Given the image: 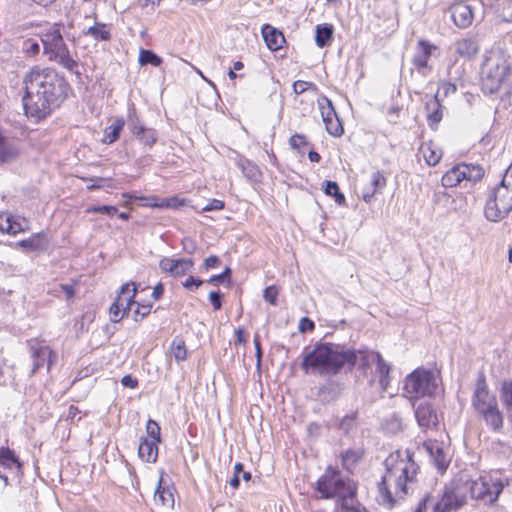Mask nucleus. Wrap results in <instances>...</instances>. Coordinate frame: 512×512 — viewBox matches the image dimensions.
I'll use <instances>...</instances> for the list:
<instances>
[{"label":"nucleus","mask_w":512,"mask_h":512,"mask_svg":"<svg viewBox=\"0 0 512 512\" xmlns=\"http://www.w3.org/2000/svg\"><path fill=\"white\" fill-rule=\"evenodd\" d=\"M23 108L27 116L43 119L67 96L68 83L54 68L34 66L22 79Z\"/></svg>","instance_id":"obj_1"},{"label":"nucleus","mask_w":512,"mask_h":512,"mask_svg":"<svg viewBox=\"0 0 512 512\" xmlns=\"http://www.w3.org/2000/svg\"><path fill=\"white\" fill-rule=\"evenodd\" d=\"M507 483L492 475L481 476L477 480L452 482L447 485L441 498L434 504L433 512H455L467 503V494L471 498L486 504L494 503Z\"/></svg>","instance_id":"obj_2"},{"label":"nucleus","mask_w":512,"mask_h":512,"mask_svg":"<svg viewBox=\"0 0 512 512\" xmlns=\"http://www.w3.org/2000/svg\"><path fill=\"white\" fill-rule=\"evenodd\" d=\"M385 466L386 472L378 484V489L383 502L391 508L395 504L394 496L402 499L408 494V485L413 483L418 465L408 451L404 455L397 451L389 455Z\"/></svg>","instance_id":"obj_3"},{"label":"nucleus","mask_w":512,"mask_h":512,"mask_svg":"<svg viewBox=\"0 0 512 512\" xmlns=\"http://www.w3.org/2000/svg\"><path fill=\"white\" fill-rule=\"evenodd\" d=\"M349 356L338 345L319 342L304 354L300 367L306 374L333 376L346 366Z\"/></svg>","instance_id":"obj_4"},{"label":"nucleus","mask_w":512,"mask_h":512,"mask_svg":"<svg viewBox=\"0 0 512 512\" xmlns=\"http://www.w3.org/2000/svg\"><path fill=\"white\" fill-rule=\"evenodd\" d=\"M317 491L321 499H337L343 509H350L349 500L356 496L355 483L341 473L328 467L317 481Z\"/></svg>","instance_id":"obj_5"},{"label":"nucleus","mask_w":512,"mask_h":512,"mask_svg":"<svg viewBox=\"0 0 512 512\" xmlns=\"http://www.w3.org/2000/svg\"><path fill=\"white\" fill-rule=\"evenodd\" d=\"M510 63L501 52L486 57L481 72V89L486 94L498 92L510 79Z\"/></svg>","instance_id":"obj_6"},{"label":"nucleus","mask_w":512,"mask_h":512,"mask_svg":"<svg viewBox=\"0 0 512 512\" xmlns=\"http://www.w3.org/2000/svg\"><path fill=\"white\" fill-rule=\"evenodd\" d=\"M60 27V24H54L42 33L40 40L43 44L44 54L50 61H55L69 72L80 75L77 70L78 62L71 56L63 40Z\"/></svg>","instance_id":"obj_7"},{"label":"nucleus","mask_w":512,"mask_h":512,"mask_svg":"<svg viewBox=\"0 0 512 512\" xmlns=\"http://www.w3.org/2000/svg\"><path fill=\"white\" fill-rule=\"evenodd\" d=\"M512 211V183L507 176L489 194L484 207L485 218L490 222H500Z\"/></svg>","instance_id":"obj_8"},{"label":"nucleus","mask_w":512,"mask_h":512,"mask_svg":"<svg viewBox=\"0 0 512 512\" xmlns=\"http://www.w3.org/2000/svg\"><path fill=\"white\" fill-rule=\"evenodd\" d=\"M438 389L437 376L433 371L417 368L404 381V393L410 399L433 396Z\"/></svg>","instance_id":"obj_9"},{"label":"nucleus","mask_w":512,"mask_h":512,"mask_svg":"<svg viewBox=\"0 0 512 512\" xmlns=\"http://www.w3.org/2000/svg\"><path fill=\"white\" fill-rule=\"evenodd\" d=\"M137 293L134 282L122 286L121 291L115 301L112 303L109 314L112 322H119L130 310L131 305L135 304L134 298Z\"/></svg>","instance_id":"obj_10"},{"label":"nucleus","mask_w":512,"mask_h":512,"mask_svg":"<svg viewBox=\"0 0 512 512\" xmlns=\"http://www.w3.org/2000/svg\"><path fill=\"white\" fill-rule=\"evenodd\" d=\"M30 356L33 361V368L31 375L35 374L40 368L46 365V369L49 372L51 366L56 361V354L50 349L48 345H45L42 341L32 339L28 341Z\"/></svg>","instance_id":"obj_11"},{"label":"nucleus","mask_w":512,"mask_h":512,"mask_svg":"<svg viewBox=\"0 0 512 512\" xmlns=\"http://www.w3.org/2000/svg\"><path fill=\"white\" fill-rule=\"evenodd\" d=\"M11 474L12 481L20 482L23 472L22 464L15 452L8 447H0V469Z\"/></svg>","instance_id":"obj_12"},{"label":"nucleus","mask_w":512,"mask_h":512,"mask_svg":"<svg viewBox=\"0 0 512 512\" xmlns=\"http://www.w3.org/2000/svg\"><path fill=\"white\" fill-rule=\"evenodd\" d=\"M129 125L132 134L144 145L152 147L157 141V133L152 128H147L140 124L134 109L129 112Z\"/></svg>","instance_id":"obj_13"},{"label":"nucleus","mask_w":512,"mask_h":512,"mask_svg":"<svg viewBox=\"0 0 512 512\" xmlns=\"http://www.w3.org/2000/svg\"><path fill=\"white\" fill-rule=\"evenodd\" d=\"M160 269L174 277H180L190 272L194 267L191 258L172 259L165 257L159 262Z\"/></svg>","instance_id":"obj_14"},{"label":"nucleus","mask_w":512,"mask_h":512,"mask_svg":"<svg viewBox=\"0 0 512 512\" xmlns=\"http://www.w3.org/2000/svg\"><path fill=\"white\" fill-rule=\"evenodd\" d=\"M451 19L459 29H466L472 25L474 14L472 7L464 2H455L449 7Z\"/></svg>","instance_id":"obj_15"},{"label":"nucleus","mask_w":512,"mask_h":512,"mask_svg":"<svg viewBox=\"0 0 512 512\" xmlns=\"http://www.w3.org/2000/svg\"><path fill=\"white\" fill-rule=\"evenodd\" d=\"M476 411L493 431L501 430L503 427V414L499 410L497 399L492 400L489 404H485Z\"/></svg>","instance_id":"obj_16"},{"label":"nucleus","mask_w":512,"mask_h":512,"mask_svg":"<svg viewBox=\"0 0 512 512\" xmlns=\"http://www.w3.org/2000/svg\"><path fill=\"white\" fill-rule=\"evenodd\" d=\"M344 354H350L346 365L349 367L358 365L362 369L369 367L371 363H376V359L380 358L379 352L370 350H344Z\"/></svg>","instance_id":"obj_17"},{"label":"nucleus","mask_w":512,"mask_h":512,"mask_svg":"<svg viewBox=\"0 0 512 512\" xmlns=\"http://www.w3.org/2000/svg\"><path fill=\"white\" fill-rule=\"evenodd\" d=\"M415 417L419 426L423 429H432L438 423L436 412L428 402L420 403L416 407Z\"/></svg>","instance_id":"obj_18"},{"label":"nucleus","mask_w":512,"mask_h":512,"mask_svg":"<svg viewBox=\"0 0 512 512\" xmlns=\"http://www.w3.org/2000/svg\"><path fill=\"white\" fill-rule=\"evenodd\" d=\"M28 228L26 219L8 213H0V231L15 235Z\"/></svg>","instance_id":"obj_19"},{"label":"nucleus","mask_w":512,"mask_h":512,"mask_svg":"<svg viewBox=\"0 0 512 512\" xmlns=\"http://www.w3.org/2000/svg\"><path fill=\"white\" fill-rule=\"evenodd\" d=\"M443 105L440 103L439 91L425 104L426 116L429 126L436 129L443 118Z\"/></svg>","instance_id":"obj_20"},{"label":"nucleus","mask_w":512,"mask_h":512,"mask_svg":"<svg viewBox=\"0 0 512 512\" xmlns=\"http://www.w3.org/2000/svg\"><path fill=\"white\" fill-rule=\"evenodd\" d=\"M496 396L488 390L484 377L477 380L476 388L474 391L472 404L475 410L481 408L485 404H489L492 400H495Z\"/></svg>","instance_id":"obj_21"},{"label":"nucleus","mask_w":512,"mask_h":512,"mask_svg":"<svg viewBox=\"0 0 512 512\" xmlns=\"http://www.w3.org/2000/svg\"><path fill=\"white\" fill-rule=\"evenodd\" d=\"M455 53L465 59L474 58L479 52V44L474 38H462L454 43Z\"/></svg>","instance_id":"obj_22"},{"label":"nucleus","mask_w":512,"mask_h":512,"mask_svg":"<svg viewBox=\"0 0 512 512\" xmlns=\"http://www.w3.org/2000/svg\"><path fill=\"white\" fill-rule=\"evenodd\" d=\"M262 35L267 47L272 51H276L282 48L283 44L285 43V38L282 32L269 24H265L263 26Z\"/></svg>","instance_id":"obj_23"},{"label":"nucleus","mask_w":512,"mask_h":512,"mask_svg":"<svg viewBox=\"0 0 512 512\" xmlns=\"http://www.w3.org/2000/svg\"><path fill=\"white\" fill-rule=\"evenodd\" d=\"M158 443L148 438H142L138 447V456L147 463H154L158 457Z\"/></svg>","instance_id":"obj_24"},{"label":"nucleus","mask_w":512,"mask_h":512,"mask_svg":"<svg viewBox=\"0 0 512 512\" xmlns=\"http://www.w3.org/2000/svg\"><path fill=\"white\" fill-rule=\"evenodd\" d=\"M419 51L413 57V64L417 69H424L428 67V61L431 57L432 51L436 46L428 43L427 41L420 40L418 42Z\"/></svg>","instance_id":"obj_25"},{"label":"nucleus","mask_w":512,"mask_h":512,"mask_svg":"<svg viewBox=\"0 0 512 512\" xmlns=\"http://www.w3.org/2000/svg\"><path fill=\"white\" fill-rule=\"evenodd\" d=\"M163 476L161 475L158 481V485L154 492V502L156 505L165 508H173L174 506V495L168 487L162 486Z\"/></svg>","instance_id":"obj_26"},{"label":"nucleus","mask_w":512,"mask_h":512,"mask_svg":"<svg viewBox=\"0 0 512 512\" xmlns=\"http://www.w3.org/2000/svg\"><path fill=\"white\" fill-rule=\"evenodd\" d=\"M427 449L433 464L441 473H443L448 467L449 459L447 458L442 446L438 442H433L427 446Z\"/></svg>","instance_id":"obj_27"},{"label":"nucleus","mask_w":512,"mask_h":512,"mask_svg":"<svg viewBox=\"0 0 512 512\" xmlns=\"http://www.w3.org/2000/svg\"><path fill=\"white\" fill-rule=\"evenodd\" d=\"M385 186L386 178L384 174L378 170L373 172L370 179V187L363 192V200L369 203L375 193L381 191Z\"/></svg>","instance_id":"obj_28"},{"label":"nucleus","mask_w":512,"mask_h":512,"mask_svg":"<svg viewBox=\"0 0 512 512\" xmlns=\"http://www.w3.org/2000/svg\"><path fill=\"white\" fill-rule=\"evenodd\" d=\"M465 180V172L462 170V164H458L448 170L441 179L442 185L447 188L456 187Z\"/></svg>","instance_id":"obj_29"},{"label":"nucleus","mask_w":512,"mask_h":512,"mask_svg":"<svg viewBox=\"0 0 512 512\" xmlns=\"http://www.w3.org/2000/svg\"><path fill=\"white\" fill-rule=\"evenodd\" d=\"M334 28L331 24H320L316 26L315 42L318 47L324 48L333 40Z\"/></svg>","instance_id":"obj_30"},{"label":"nucleus","mask_w":512,"mask_h":512,"mask_svg":"<svg viewBox=\"0 0 512 512\" xmlns=\"http://www.w3.org/2000/svg\"><path fill=\"white\" fill-rule=\"evenodd\" d=\"M18 155L17 148L4 137L0 131V163L14 160Z\"/></svg>","instance_id":"obj_31"},{"label":"nucleus","mask_w":512,"mask_h":512,"mask_svg":"<svg viewBox=\"0 0 512 512\" xmlns=\"http://www.w3.org/2000/svg\"><path fill=\"white\" fill-rule=\"evenodd\" d=\"M124 125L125 121L122 117L116 118L113 123L105 129L103 142L107 144L115 142L119 138Z\"/></svg>","instance_id":"obj_32"},{"label":"nucleus","mask_w":512,"mask_h":512,"mask_svg":"<svg viewBox=\"0 0 512 512\" xmlns=\"http://www.w3.org/2000/svg\"><path fill=\"white\" fill-rule=\"evenodd\" d=\"M363 456L361 449H348L341 453L342 465L347 471H352Z\"/></svg>","instance_id":"obj_33"},{"label":"nucleus","mask_w":512,"mask_h":512,"mask_svg":"<svg viewBox=\"0 0 512 512\" xmlns=\"http://www.w3.org/2000/svg\"><path fill=\"white\" fill-rule=\"evenodd\" d=\"M377 373L379 375V384L383 390H386L390 384V371L391 366L384 361L382 356L376 359Z\"/></svg>","instance_id":"obj_34"},{"label":"nucleus","mask_w":512,"mask_h":512,"mask_svg":"<svg viewBox=\"0 0 512 512\" xmlns=\"http://www.w3.org/2000/svg\"><path fill=\"white\" fill-rule=\"evenodd\" d=\"M494 10L502 21L512 23V0H496Z\"/></svg>","instance_id":"obj_35"},{"label":"nucleus","mask_w":512,"mask_h":512,"mask_svg":"<svg viewBox=\"0 0 512 512\" xmlns=\"http://www.w3.org/2000/svg\"><path fill=\"white\" fill-rule=\"evenodd\" d=\"M420 151L429 166H435L441 159V151L431 143H424Z\"/></svg>","instance_id":"obj_36"},{"label":"nucleus","mask_w":512,"mask_h":512,"mask_svg":"<svg viewBox=\"0 0 512 512\" xmlns=\"http://www.w3.org/2000/svg\"><path fill=\"white\" fill-rule=\"evenodd\" d=\"M84 34L91 36L96 41H108L111 38V33L104 23H96L89 27Z\"/></svg>","instance_id":"obj_37"},{"label":"nucleus","mask_w":512,"mask_h":512,"mask_svg":"<svg viewBox=\"0 0 512 512\" xmlns=\"http://www.w3.org/2000/svg\"><path fill=\"white\" fill-rule=\"evenodd\" d=\"M318 106L324 123L329 121L330 119L332 120L337 118L334 106L327 97L323 96L320 99H318Z\"/></svg>","instance_id":"obj_38"},{"label":"nucleus","mask_w":512,"mask_h":512,"mask_svg":"<svg viewBox=\"0 0 512 512\" xmlns=\"http://www.w3.org/2000/svg\"><path fill=\"white\" fill-rule=\"evenodd\" d=\"M169 352L177 362L184 361L187 357V350L184 340L176 337L170 345Z\"/></svg>","instance_id":"obj_39"},{"label":"nucleus","mask_w":512,"mask_h":512,"mask_svg":"<svg viewBox=\"0 0 512 512\" xmlns=\"http://www.w3.org/2000/svg\"><path fill=\"white\" fill-rule=\"evenodd\" d=\"M138 61L142 66L150 64L154 67H158L162 63V58L152 50L140 49Z\"/></svg>","instance_id":"obj_40"},{"label":"nucleus","mask_w":512,"mask_h":512,"mask_svg":"<svg viewBox=\"0 0 512 512\" xmlns=\"http://www.w3.org/2000/svg\"><path fill=\"white\" fill-rule=\"evenodd\" d=\"M18 245L25 251H36L44 248V241L40 234H34L28 239L19 241Z\"/></svg>","instance_id":"obj_41"},{"label":"nucleus","mask_w":512,"mask_h":512,"mask_svg":"<svg viewBox=\"0 0 512 512\" xmlns=\"http://www.w3.org/2000/svg\"><path fill=\"white\" fill-rule=\"evenodd\" d=\"M501 399L506 407L508 416L512 421V381H505L501 387Z\"/></svg>","instance_id":"obj_42"},{"label":"nucleus","mask_w":512,"mask_h":512,"mask_svg":"<svg viewBox=\"0 0 512 512\" xmlns=\"http://www.w3.org/2000/svg\"><path fill=\"white\" fill-rule=\"evenodd\" d=\"M462 170L465 172V180L470 182H477L484 175V170L479 165H468L462 163Z\"/></svg>","instance_id":"obj_43"},{"label":"nucleus","mask_w":512,"mask_h":512,"mask_svg":"<svg viewBox=\"0 0 512 512\" xmlns=\"http://www.w3.org/2000/svg\"><path fill=\"white\" fill-rule=\"evenodd\" d=\"M21 48L23 53L30 57L36 56L40 52L39 42L33 38L23 40Z\"/></svg>","instance_id":"obj_44"},{"label":"nucleus","mask_w":512,"mask_h":512,"mask_svg":"<svg viewBox=\"0 0 512 512\" xmlns=\"http://www.w3.org/2000/svg\"><path fill=\"white\" fill-rule=\"evenodd\" d=\"M244 175L253 181H257L260 176L258 167L250 161H245L241 164Z\"/></svg>","instance_id":"obj_45"},{"label":"nucleus","mask_w":512,"mask_h":512,"mask_svg":"<svg viewBox=\"0 0 512 512\" xmlns=\"http://www.w3.org/2000/svg\"><path fill=\"white\" fill-rule=\"evenodd\" d=\"M356 424V413H352L341 419L339 429L347 434L356 428Z\"/></svg>","instance_id":"obj_46"},{"label":"nucleus","mask_w":512,"mask_h":512,"mask_svg":"<svg viewBox=\"0 0 512 512\" xmlns=\"http://www.w3.org/2000/svg\"><path fill=\"white\" fill-rule=\"evenodd\" d=\"M87 213H103L108 216H114L117 214L118 209L116 206L110 205H94L86 209Z\"/></svg>","instance_id":"obj_47"},{"label":"nucleus","mask_w":512,"mask_h":512,"mask_svg":"<svg viewBox=\"0 0 512 512\" xmlns=\"http://www.w3.org/2000/svg\"><path fill=\"white\" fill-rule=\"evenodd\" d=\"M325 126L327 132L334 137H339L343 134V127L338 117L325 122Z\"/></svg>","instance_id":"obj_48"},{"label":"nucleus","mask_w":512,"mask_h":512,"mask_svg":"<svg viewBox=\"0 0 512 512\" xmlns=\"http://www.w3.org/2000/svg\"><path fill=\"white\" fill-rule=\"evenodd\" d=\"M146 432L149 436L148 440H154L156 443L160 442V427L154 420H148L146 424Z\"/></svg>","instance_id":"obj_49"},{"label":"nucleus","mask_w":512,"mask_h":512,"mask_svg":"<svg viewBox=\"0 0 512 512\" xmlns=\"http://www.w3.org/2000/svg\"><path fill=\"white\" fill-rule=\"evenodd\" d=\"M308 90L316 92L317 86L312 82H307L303 80H297L293 83V91L297 95L302 94Z\"/></svg>","instance_id":"obj_50"},{"label":"nucleus","mask_w":512,"mask_h":512,"mask_svg":"<svg viewBox=\"0 0 512 512\" xmlns=\"http://www.w3.org/2000/svg\"><path fill=\"white\" fill-rule=\"evenodd\" d=\"M136 304H137V308L134 311V320L139 321L150 314L152 304H150V303H148V304L136 303Z\"/></svg>","instance_id":"obj_51"},{"label":"nucleus","mask_w":512,"mask_h":512,"mask_svg":"<svg viewBox=\"0 0 512 512\" xmlns=\"http://www.w3.org/2000/svg\"><path fill=\"white\" fill-rule=\"evenodd\" d=\"M278 289L276 286L271 285L264 289L263 298L265 301L269 302L272 305L277 304V296H278Z\"/></svg>","instance_id":"obj_52"},{"label":"nucleus","mask_w":512,"mask_h":512,"mask_svg":"<svg viewBox=\"0 0 512 512\" xmlns=\"http://www.w3.org/2000/svg\"><path fill=\"white\" fill-rule=\"evenodd\" d=\"M203 283V280L195 278L194 276H189L185 281L182 282V285L185 289L194 291L198 289Z\"/></svg>","instance_id":"obj_53"},{"label":"nucleus","mask_w":512,"mask_h":512,"mask_svg":"<svg viewBox=\"0 0 512 512\" xmlns=\"http://www.w3.org/2000/svg\"><path fill=\"white\" fill-rule=\"evenodd\" d=\"M289 144L293 149H300L302 146L307 145L306 137L302 134H294L289 139Z\"/></svg>","instance_id":"obj_54"},{"label":"nucleus","mask_w":512,"mask_h":512,"mask_svg":"<svg viewBox=\"0 0 512 512\" xmlns=\"http://www.w3.org/2000/svg\"><path fill=\"white\" fill-rule=\"evenodd\" d=\"M315 324L308 317H303L299 322V331L302 333L311 332L314 330Z\"/></svg>","instance_id":"obj_55"},{"label":"nucleus","mask_w":512,"mask_h":512,"mask_svg":"<svg viewBox=\"0 0 512 512\" xmlns=\"http://www.w3.org/2000/svg\"><path fill=\"white\" fill-rule=\"evenodd\" d=\"M221 297H222V294L220 293V291H211L209 293V300L211 301L214 310L221 309V307H222Z\"/></svg>","instance_id":"obj_56"},{"label":"nucleus","mask_w":512,"mask_h":512,"mask_svg":"<svg viewBox=\"0 0 512 512\" xmlns=\"http://www.w3.org/2000/svg\"><path fill=\"white\" fill-rule=\"evenodd\" d=\"M224 208V202L218 199L211 200L205 207L202 208L203 211H213V210H222Z\"/></svg>","instance_id":"obj_57"},{"label":"nucleus","mask_w":512,"mask_h":512,"mask_svg":"<svg viewBox=\"0 0 512 512\" xmlns=\"http://www.w3.org/2000/svg\"><path fill=\"white\" fill-rule=\"evenodd\" d=\"M338 190H339V186L336 182H334V181H326L325 182L324 192L327 195L334 196L335 194H337Z\"/></svg>","instance_id":"obj_58"},{"label":"nucleus","mask_w":512,"mask_h":512,"mask_svg":"<svg viewBox=\"0 0 512 512\" xmlns=\"http://www.w3.org/2000/svg\"><path fill=\"white\" fill-rule=\"evenodd\" d=\"M121 384L127 388H136L138 386V380L131 375H125L121 379Z\"/></svg>","instance_id":"obj_59"},{"label":"nucleus","mask_w":512,"mask_h":512,"mask_svg":"<svg viewBox=\"0 0 512 512\" xmlns=\"http://www.w3.org/2000/svg\"><path fill=\"white\" fill-rule=\"evenodd\" d=\"M11 474H9L7 471H2L0 469V488H6L8 485L11 484Z\"/></svg>","instance_id":"obj_60"},{"label":"nucleus","mask_w":512,"mask_h":512,"mask_svg":"<svg viewBox=\"0 0 512 512\" xmlns=\"http://www.w3.org/2000/svg\"><path fill=\"white\" fill-rule=\"evenodd\" d=\"M456 85L453 84V83H450V82H446V83H442L440 88H439V92L440 90H443L444 92V96H447L448 94L450 93H454L456 92Z\"/></svg>","instance_id":"obj_61"},{"label":"nucleus","mask_w":512,"mask_h":512,"mask_svg":"<svg viewBox=\"0 0 512 512\" xmlns=\"http://www.w3.org/2000/svg\"><path fill=\"white\" fill-rule=\"evenodd\" d=\"M220 260L217 256L212 255L205 259L204 265L206 269L215 268L219 264Z\"/></svg>","instance_id":"obj_62"},{"label":"nucleus","mask_w":512,"mask_h":512,"mask_svg":"<svg viewBox=\"0 0 512 512\" xmlns=\"http://www.w3.org/2000/svg\"><path fill=\"white\" fill-rule=\"evenodd\" d=\"M164 293V287L162 285V283H159L157 284L154 288H153V291H152V297L155 299V300H159L162 295Z\"/></svg>","instance_id":"obj_63"},{"label":"nucleus","mask_w":512,"mask_h":512,"mask_svg":"<svg viewBox=\"0 0 512 512\" xmlns=\"http://www.w3.org/2000/svg\"><path fill=\"white\" fill-rule=\"evenodd\" d=\"M429 501V496H425L417 505L416 509L413 512H426L427 511V503Z\"/></svg>","instance_id":"obj_64"}]
</instances>
